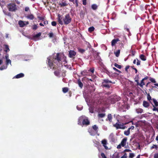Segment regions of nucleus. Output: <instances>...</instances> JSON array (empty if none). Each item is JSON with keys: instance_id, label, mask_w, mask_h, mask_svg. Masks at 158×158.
Listing matches in <instances>:
<instances>
[{"instance_id": "dca6fc26", "label": "nucleus", "mask_w": 158, "mask_h": 158, "mask_svg": "<svg viewBox=\"0 0 158 158\" xmlns=\"http://www.w3.org/2000/svg\"><path fill=\"white\" fill-rule=\"evenodd\" d=\"M41 35V33L40 32L38 33L34 36V38L36 39L38 38Z\"/></svg>"}, {"instance_id": "f257e3e1", "label": "nucleus", "mask_w": 158, "mask_h": 158, "mask_svg": "<svg viewBox=\"0 0 158 158\" xmlns=\"http://www.w3.org/2000/svg\"><path fill=\"white\" fill-rule=\"evenodd\" d=\"M89 122L87 118L84 116H81L78 119V124L81 125H88L89 124Z\"/></svg>"}, {"instance_id": "3c124183", "label": "nucleus", "mask_w": 158, "mask_h": 158, "mask_svg": "<svg viewBox=\"0 0 158 158\" xmlns=\"http://www.w3.org/2000/svg\"><path fill=\"white\" fill-rule=\"evenodd\" d=\"M153 111L156 110L158 112V109H157V108H156L155 107L153 109Z\"/></svg>"}, {"instance_id": "b1692460", "label": "nucleus", "mask_w": 158, "mask_h": 158, "mask_svg": "<svg viewBox=\"0 0 158 158\" xmlns=\"http://www.w3.org/2000/svg\"><path fill=\"white\" fill-rule=\"evenodd\" d=\"M94 27H91L89 28L88 30L90 32H92L94 30Z\"/></svg>"}, {"instance_id": "9b49d317", "label": "nucleus", "mask_w": 158, "mask_h": 158, "mask_svg": "<svg viewBox=\"0 0 158 158\" xmlns=\"http://www.w3.org/2000/svg\"><path fill=\"white\" fill-rule=\"evenodd\" d=\"M24 76V74L23 73H21L15 76L14 78H19L23 77Z\"/></svg>"}, {"instance_id": "7ed1b4c3", "label": "nucleus", "mask_w": 158, "mask_h": 158, "mask_svg": "<svg viewBox=\"0 0 158 158\" xmlns=\"http://www.w3.org/2000/svg\"><path fill=\"white\" fill-rule=\"evenodd\" d=\"M127 123H116L114 124L113 126L114 127H115L117 129H124L126 127L125 125L127 124Z\"/></svg>"}, {"instance_id": "5fc2aeb1", "label": "nucleus", "mask_w": 158, "mask_h": 158, "mask_svg": "<svg viewBox=\"0 0 158 158\" xmlns=\"http://www.w3.org/2000/svg\"><path fill=\"white\" fill-rule=\"evenodd\" d=\"M137 61V59H135L133 61V63L134 64H135L136 63V61Z\"/></svg>"}, {"instance_id": "e2e57ef3", "label": "nucleus", "mask_w": 158, "mask_h": 158, "mask_svg": "<svg viewBox=\"0 0 158 158\" xmlns=\"http://www.w3.org/2000/svg\"><path fill=\"white\" fill-rule=\"evenodd\" d=\"M40 25L41 26H44L43 24L41 23H40Z\"/></svg>"}, {"instance_id": "ddd939ff", "label": "nucleus", "mask_w": 158, "mask_h": 158, "mask_svg": "<svg viewBox=\"0 0 158 158\" xmlns=\"http://www.w3.org/2000/svg\"><path fill=\"white\" fill-rule=\"evenodd\" d=\"M136 111L138 114L141 113L143 112V110L141 108H138L136 109Z\"/></svg>"}, {"instance_id": "5701e85b", "label": "nucleus", "mask_w": 158, "mask_h": 158, "mask_svg": "<svg viewBox=\"0 0 158 158\" xmlns=\"http://www.w3.org/2000/svg\"><path fill=\"white\" fill-rule=\"evenodd\" d=\"M27 18H28L29 19H33L34 18V16L32 15H28L27 16Z\"/></svg>"}, {"instance_id": "79ce46f5", "label": "nucleus", "mask_w": 158, "mask_h": 158, "mask_svg": "<svg viewBox=\"0 0 158 158\" xmlns=\"http://www.w3.org/2000/svg\"><path fill=\"white\" fill-rule=\"evenodd\" d=\"M37 27V26L36 25H33V27H32L33 29H35V30L36 29Z\"/></svg>"}, {"instance_id": "9d476101", "label": "nucleus", "mask_w": 158, "mask_h": 158, "mask_svg": "<svg viewBox=\"0 0 158 158\" xmlns=\"http://www.w3.org/2000/svg\"><path fill=\"white\" fill-rule=\"evenodd\" d=\"M58 20L60 24L61 25H62L63 24V22L62 20V18L60 15H58Z\"/></svg>"}, {"instance_id": "cd10ccee", "label": "nucleus", "mask_w": 158, "mask_h": 158, "mask_svg": "<svg viewBox=\"0 0 158 158\" xmlns=\"http://www.w3.org/2000/svg\"><path fill=\"white\" fill-rule=\"evenodd\" d=\"M5 48L6 49H5V51L6 52H8V51H9L10 50H9V48H8V46L7 45H5Z\"/></svg>"}, {"instance_id": "603ef678", "label": "nucleus", "mask_w": 158, "mask_h": 158, "mask_svg": "<svg viewBox=\"0 0 158 158\" xmlns=\"http://www.w3.org/2000/svg\"><path fill=\"white\" fill-rule=\"evenodd\" d=\"M148 99L149 100H150L151 99V97L149 95H148Z\"/></svg>"}, {"instance_id": "864d4df0", "label": "nucleus", "mask_w": 158, "mask_h": 158, "mask_svg": "<svg viewBox=\"0 0 158 158\" xmlns=\"http://www.w3.org/2000/svg\"><path fill=\"white\" fill-rule=\"evenodd\" d=\"M8 57H9V56H8V55H6L5 56V58H6V60L9 59H8Z\"/></svg>"}, {"instance_id": "c85d7f7f", "label": "nucleus", "mask_w": 158, "mask_h": 158, "mask_svg": "<svg viewBox=\"0 0 158 158\" xmlns=\"http://www.w3.org/2000/svg\"><path fill=\"white\" fill-rule=\"evenodd\" d=\"M153 102L155 105V106H158V102L156 101V100L155 99H153Z\"/></svg>"}, {"instance_id": "393cba45", "label": "nucleus", "mask_w": 158, "mask_h": 158, "mask_svg": "<svg viewBox=\"0 0 158 158\" xmlns=\"http://www.w3.org/2000/svg\"><path fill=\"white\" fill-rule=\"evenodd\" d=\"M114 65L115 67L119 69H120L121 68V66L120 65H118L116 63H115Z\"/></svg>"}, {"instance_id": "0eeeda50", "label": "nucleus", "mask_w": 158, "mask_h": 158, "mask_svg": "<svg viewBox=\"0 0 158 158\" xmlns=\"http://www.w3.org/2000/svg\"><path fill=\"white\" fill-rule=\"evenodd\" d=\"M127 139L126 138H124L121 142V145L122 147H124L126 146Z\"/></svg>"}, {"instance_id": "bb28decb", "label": "nucleus", "mask_w": 158, "mask_h": 158, "mask_svg": "<svg viewBox=\"0 0 158 158\" xmlns=\"http://www.w3.org/2000/svg\"><path fill=\"white\" fill-rule=\"evenodd\" d=\"M68 89L67 88H63V91L64 93H65L68 92Z\"/></svg>"}, {"instance_id": "f3484780", "label": "nucleus", "mask_w": 158, "mask_h": 158, "mask_svg": "<svg viewBox=\"0 0 158 158\" xmlns=\"http://www.w3.org/2000/svg\"><path fill=\"white\" fill-rule=\"evenodd\" d=\"M146 79V78H143L141 81V83L139 84V85L141 86H143V85H144V83L143 82V81L144 80Z\"/></svg>"}, {"instance_id": "4be33fe9", "label": "nucleus", "mask_w": 158, "mask_h": 158, "mask_svg": "<svg viewBox=\"0 0 158 158\" xmlns=\"http://www.w3.org/2000/svg\"><path fill=\"white\" fill-rule=\"evenodd\" d=\"M48 62L49 66H50V67L52 66L53 64L51 62V58L50 59L49 58H48Z\"/></svg>"}, {"instance_id": "c03bdc74", "label": "nucleus", "mask_w": 158, "mask_h": 158, "mask_svg": "<svg viewBox=\"0 0 158 158\" xmlns=\"http://www.w3.org/2000/svg\"><path fill=\"white\" fill-rule=\"evenodd\" d=\"M83 0V4L84 5H86V0Z\"/></svg>"}, {"instance_id": "e433bc0d", "label": "nucleus", "mask_w": 158, "mask_h": 158, "mask_svg": "<svg viewBox=\"0 0 158 158\" xmlns=\"http://www.w3.org/2000/svg\"><path fill=\"white\" fill-rule=\"evenodd\" d=\"M98 116L99 117L102 118L105 116V114H99Z\"/></svg>"}, {"instance_id": "39448f33", "label": "nucleus", "mask_w": 158, "mask_h": 158, "mask_svg": "<svg viewBox=\"0 0 158 158\" xmlns=\"http://www.w3.org/2000/svg\"><path fill=\"white\" fill-rule=\"evenodd\" d=\"M101 143L106 149L108 150L109 149L106 146V145L107 144V140L106 139H104L102 140L101 141Z\"/></svg>"}, {"instance_id": "bf43d9fd", "label": "nucleus", "mask_w": 158, "mask_h": 158, "mask_svg": "<svg viewBox=\"0 0 158 158\" xmlns=\"http://www.w3.org/2000/svg\"><path fill=\"white\" fill-rule=\"evenodd\" d=\"M156 139L157 141H158V135L156 137Z\"/></svg>"}, {"instance_id": "2eb2a0df", "label": "nucleus", "mask_w": 158, "mask_h": 158, "mask_svg": "<svg viewBox=\"0 0 158 158\" xmlns=\"http://www.w3.org/2000/svg\"><path fill=\"white\" fill-rule=\"evenodd\" d=\"M143 105L144 107H147L149 106V105L148 102L144 101L143 102Z\"/></svg>"}, {"instance_id": "8fccbe9b", "label": "nucleus", "mask_w": 158, "mask_h": 158, "mask_svg": "<svg viewBox=\"0 0 158 158\" xmlns=\"http://www.w3.org/2000/svg\"><path fill=\"white\" fill-rule=\"evenodd\" d=\"M134 128V127L133 126H131V127H129L128 129H129V130L131 129H133Z\"/></svg>"}, {"instance_id": "6e6552de", "label": "nucleus", "mask_w": 158, "mask_h": 158, "mask_svg": "<svg viewBox=\"0 0 158 158\" xmlns=\"http://www.w3.org/2000/svg\"><path fill=\"white\" fill-rule=\"evenodd\" d=\"M76 54V52L73 51H70L69 52V56L70 57H72L74 56Z\"/></svg>"}, {"instance_id": "ea45409f", "label": "nucleus", "mask_w": 158, "mask_h": 158, "mask_svg": "<svg viewBox=\"0 0 158 158\" xmlns=\"http://www.w3.org/2000/svg\"><path fill=\"white\" fill-rule=\"evenodd\" d=\"M101 156L102 157V158H106L105 154L103 153H102L101 154Z\"/></svg>"}, {"instance_id": "680f3d73", "label": "nucleus", "mask_w": 158, "mask_h": 158, "mask_svg": "<svg viewBox=\"0 0 158 158\" xmlns=\"http://www.w3.org/2000/svg\"><path fill=\"white\" fill-rule=\"evenodd\" d=\"M103 85H104V86L106 87H109L108 85H105L103 84Z\"/></svg>"}, {"instance_id": "13d9d810", "label": "nucleus", "mask_w": 158, "mask_h": 158, "mask_svg": "<svg viewBox=\"0 0 158 158\" xmlns=\"http://www.w3.org/2000/svg\"><path fill=\"white\" fill-rule=\"evenodd\" d=\"M95 134V132H93H93L92 133H91V135H94V134Z\"/></svg>"}, {"instance_id": "2f4dec72", "label": "nucleus", "mask_w": 158, "mask_h": 158, "mask_svg": "<svg viewBox=\"0 0 158 158\" xmlns=\"http://www.w3.org/2000/svg\"><path fill=\"white\" fill-rule=\"evenodd\" d=\"M93 129L95 130V131H96L98 128V127L95 125H94L93 127Z\"/></svg>"}, {"instance_id": "423d86ee", "label": "nucleus", "mask_w": 158, "mask_h": 158, "mask_svg": "<svg viewBox=\"0 0 158 158\" xmlns=\"http://www.w3.org/2000/svg\"><path fill=\"white\" fill-rule=\"evenodd\" d=\"M28 22H23L22 21H19V25L21 27H23L25 25L28 24Z\"/></svg>"}, {"instance_id": "37998d69", "label": "nucleus", "mask_w": 158, "mask_h": 158, "mask_svg": "<svg viewBox=\"0 0 158 158\" xmlns=\"http://www.w3.org/2000/svg\"><path fill=\"white\" fill-rule=\"evenodd\" d=\"M56 59L58 61H59L60 60V59L59 58V57H58V56H59V54H56Z\"/></svg>"}, {"instance_id": "4c0bfd02", "label": "nucleus", "mask_w": 158, "mask_h": 158, "mask_svg": "<svg viewBox=\"0 0 158 158\" xmlns=\"http://www.w3.org/2000/svg\"><path fill=\"white\" fill-rule=\"evenodd\" d=\"M150 81L152 82L153 83H155L156 82V81H155V80L153 78H151L150 79Z\"/></svg>"}, {"instance_id": "49530a36", "label": "nucleus", "mask_w": 158, "mask_h": 158, "mask_svg": "<svg viewBox=\"0 0 158 158\" xmlns=\"http://www.w3.org/2000/svg\"><path fill=\"white\" fill-rule=\"evenodd\" d=\"M129 68V66H127L125 68V70L126 71H127V69Z\"/></svg>"}, {"instance_id": "4d7b16f0", "label": "nucleus", "mask_w": 158, "mask_h": 158, "mask_svg": "<svg viewBox=\"0 0 158 158\" xmlns=\"http://www.w3.org/2000/svg\"><path fill=\"white\" fill-rule=\"evenodd\" d=\"M48 23V22L47 21H45L44 22V24H47Z\"/></svg>"}, {"instance_id": "6e6d98bb", "label": "nucleus", "mask_w": 158, "mask_h": 158, "mask_svg": "<svg viewBox=\"0 0 158 158\" xmlns=\"http://www.w3.org/2000/svg\"><path fill=\"white\" fill-rule=\"evenodd\" d=\"M77 108L78 110H81L82 109V107H81L80 108H79V109L78 108V106H77Z\"/></svg>"}, {"instance_id": "f704fd0d", "label": "nucleus", "mask_w": 158, "mask_h": 158, "mask_svg": "<svg viewBox=\"0 0 158 158\" xmlns=\"http://www.w3.org/2000/svg\"><path fill=\"white\" fill-rule=\"evenodd\" d=\"M6 64H7L10 63V64H11V60H9V59H8V60H6Z\"/></svg>"}, {"instance_id": "4468645a", "label": "nucleus", "mask_w": 158, "mask_h": 158, "mask_svg": "<svg viewBox=\"0 0 158 158\" xmlns=\"http://www.w3.org/2000/svg\"><path fill=\"white\" fill-rule=\"evenodd\" d=\"M140 59L143 61H145L146 60V58L145 56L143 55H141L139 56Z\"/></svg>"}, {"instance_id": "aec40b11", "label": "nucleus", "mask_w": 158, "mask_h": 158, "mask_svg": "<svg viewBox=\"0 0 158 158\" xmlns=\"http://www.w3.org/2000/svg\"><path fill=\"white\" fill-rule=\"evenodd\" d=\"M130 133V130L128 129L127 131H125L124 132V134L127 136Z\"/></svg>"}, {"instance_id": "a18cd8bd", "label": "nucleus", "mask_w": 158, "mask_h": 158, "mask_svg": "<svg viewBox=\"0 0 158 158\" xmlns=\"http://www.w3.org/2000/svg\"><path fill=\"white\" fill-rule=\"evenodd\" d=\"M122 146L121 145V144H119L118 145L117 147V148L118 149H119L121 148V147Z\"/></svg>"}, {"instance_id": "a878e982", "label": "nucleus", "mask_w": 158, "mask_h": 158, "mask_svg": "<svg viewBox=\"0 0 158 158\" xmlns=\"http://www.w3.org/2000/svg\"><path fill=\"white\" fill-rule=\"evenodd\" d=\"M155 148L156 150L158 149V147L157 146V145H153L152 147H151V149H152L153 148Z\"/></svg>"}, {"instance_id": "09e8293b", "label": "nucleus", "mask_w": 158, "mask_h": 158, "mask_svg": "<svg viewBox=\"0 0 158 158\" xmlns=\"http://www.w3.org/2000/svg\"><path fill=\"white\" fill-rule=\"evenodd\" d=\"M29 10V8L28 7H26L25 8V10L26 11H27Z\"/></svg>"}, {"instance_id": "c756f323", "label": "nucleus", "mask_w": 158, "mask_h": 158, "mask_svg": "<svg viewBox=\"0 0 158 158\" xmlns=\"http://www.w3.org/2000/svg\"><path fill=\"white\" fill-rule=\"evenodd\" d=\"M134 156L135 155L133 153H130L129 154V157L130 158H133L134 157Z\"/></svg>"}, {"instance_id": "72a5a7b5", "label": "nucleus", "mask_w": 158, "mask_h": 158, "mask_svg": "<svg viewBox=\"0 0 158 158\" xmlns=\"http://www.w3.org/2000/svg\"><path fill=\"white\" fill-rule=\"evenodd\" d=\"M113 69L115 71L117 72H118L119 73H121V72L119 70H118V69H116V68H113Z\"/></svg>"}, {"instance_id": "20e7f679", "label": "nucleus", "mask_w": 158, "mask_h": 158, "mask_svg": "<svg viewBox=\"0 0 158 158\" xmlns=\"http://www.w3.org/2000/svg\"><path fill=\"white\" fill-rule=\"evenodd\" d=\"M8 7L10 11H13L16 9V6L14 4L9 5Z\"/></svg>"}, {"instance_id": "f8f14e48", "label": "nucleus", "mask_w": 158, "mask_h": 158, "mask_svg": "<svg viewBox=\"0 0 158 158\" xmlns=\"http://www.w3.org/2000/svg\"><path fill=\"white\" fill-rule=\"evenodd\" d=\"M118 39H114L113 40L111 41V45L113 46L115 45V44L118 41Z\"/></svg>"}, {"instance_id": "1a4fd4ad", "label": "nucleus", "mask_w": 158, "mask_h": 158, "mask_svg": "<svg viewBox=\"0 0 158 158\" xmlns=\"http://www.w3.org/2000/svg\"><path fill=\"white\" fill-rule=\"evenodd\" d=\"M59 5L61 7L67 5L65 1H62L59 3Z\"/></svg>"}, {"instance_id": "69168bd1", "label": "nucleus", "mask_w": 158, "mask_h": 158, "mask_svg": "<svg viewBox=\"0 0 158 158\" xmlns=\"http://www.w3.org/2000/svg\"><path fill=\"white\" fill-rule=\"evenodd\" d=\"M140 155H139L136 157V158H140Z\"/></svg>"}, {"instance_id": "c9c22d12", "label": "nucleus", "mask_w": 158, "mask_h": 158, "mask_svg": "<svg viewBox=\"0 0 158 158\" xmlns=\"http://www.w3.org/2000/svg\"><path fill=\"white\" fill-rule=\"evenodd\" d=\"M136 64L137 65H139L140 64V61L139 60H138V59H137V61H136Z\"/></svg>"}, {"instance_id": "f03ea898", "label": "nucleus", "mask_w": 158, "mask_h": 158, "mask_svg": "<svg viewBox=\"0 0 158 158\" xmlns=\"http://www.w3.org/2000/svg\"><path fill=\"white\" fill-rule=\"evenodd\" d=\"M63 20L64 23L67 25L70 23L71 21V18L69 14H67L63 17Z\"/></svg>"}, {"instance_id": "a211bd4d", "label": "nucleus", "mask_w": 158, "mask_h": 158, "mask_svg": "<svg viewBox=\"0 0 158 158\" xmlns=\"http://www.w3.org/2000/svg\"><path fill=\"white\" fill-rule=\"evenodd\" d=\"M112 116L111 114H109L108 115L107 118L110 122H111Z\"/></svg>"}, {"instance_id": "473e14b6", "label": "nucleus", "mask_w": 158, "mask_h": 158, "mask_svg": "<svg viewBox=\"0 0 158 158\" xmlns=\"http://www.w3.org/2000/svg\"><path fill=\"white\" fill-rule=\"evenodd\" d=\"M78 85L80 87H81V88L83 86V84L81 82V81H78Z\"/></svg>"}, {"instance_id": "0e129e2a", "label": "nucleus", "mask_w": 158, "mask_h": 158, "mask_svg": "<svg viewBox=\"0 0 158 158\" xmlns=\"http://www.w3.org/2000/svg\"><path fill=\"white\" fill-rule=\"evenodd\" d=\"M155 85L156 86H157V87H158V84H155Z\"/></svg>"}, {"instance_id": "58836bf2", "label": "nucleus", "mask_w": 158, "mask_h": 158, "mask_svg": "<svg viewBox=\"0 0 158 158\" xmlns=\"http://www.w3.org/2000/svg\"><path fill=\"white\" fill-rule=\"evenodd\" d=\"M6 66H2L0 68V70H3V69H6Z\"/></svg>"}, {"instance_id": "7c9ffc66", "label": "nucleus", "mask_w": 158, "mask_h": 158, "mask_svg": "<svg viewBox=\"0 0 158 158\" xmlns=\"http://www.w3.org/2000/svg\"><path fill=\"white\" fill-rule=\"evenodd\" d=\"M154 158H158V152L154 154Z\"/></svg>"}, {"instance_id": "412c9836", "label": "nucleus", "mask_w": 158, "mask_h": 158, "mask_svg": "<svg viewBox=\"0 0 158 158\" xmlns=\"http://www.w3.org/2000/svg\"><path fill=\"white\" fill-rule=\"evenodd\" d=\"M92 8L94 10H96L97 8V6L95 4H93L91 6Z\"/></svg>"}, {"instance_id": "a19ab883", "label": "nucleus", "mask_w": 158, "mask_h": 158, "mask_svg": "<svg viewBox=\"0 0 158 158\" xmlns=\"http://www.w3.org/2000/svg\"><path fill=\"white\" fill-rule=\"evenodd\" d=\"M52 25L53 26H55L56 25V23L55 21H53L52 22Z\"/></svg>"}, {"instance_id": "6ab92c4d", "label": "nucleus", "mask_w": 158, "mask_h": 158, "mask_svg": "<svg viewBox=\"0 0 158 158\" xmlns=\"http://www.w3.org/2000/svg\"><path fill=\"white\" fill-rule=\"evenodd\" d=\"M120 53V50H118L116 52H114V53L115 54V56L117 57L118 56Z\"/></svg>"}, {"instance_id": "de8ad7c7", "label": "nucleus", "mask_w": 158, "mask_h": 158, "mask_svg": "<svg viewBox=\"0 0 158 158\" xmlns=\"http://www.w3.org/2000/svg\"><path fill=\"white\" fill-rule=\"evenodd\" d=\"M53 36V34L52 33H50L49 34V36L50 37H52Z\"/></svg>"}, {"instance_id": "052dcab7", "label": "nucleus", "mask_w": 158, "mask_h": 158, "mask_svg": "<svg viewBox=\"0 0 158 158\" xmlns=\"http://www.w3.org/2000/svg\"><path fill=\"white\" fill-rule=\"evenodd\" d=\"M79 51L81 52H83L84 51V50H79Z\"/></svg>"}, {"instance_id": "774afa93", "label": "nucleus", "mask_w": 158, "mask_h": 158, "mask_svg": "<svg viewBox=\"0 0 158 158\" xmlns=\"http://www.w3.org/2000/svg\"><path fill=\"white\" fill-rule=\"evenodd\" d=\"M2 63V61L0 60V64H1Z\"/></svg>"}, {"instance_id": "338daca9", "label": "nucleus", "mask_w": 158, "mask_h": 158, "mask_svg": "<svg viewBox=\"0 0 158 158\" xmlns=\"http://www.w3.org/2000/svg\"><path fill=\"white\" fill-rule=\"evenodd\" d=\"M127 158L126 156H123L122 157V158Z\"/></svg>"}]
</instances>
